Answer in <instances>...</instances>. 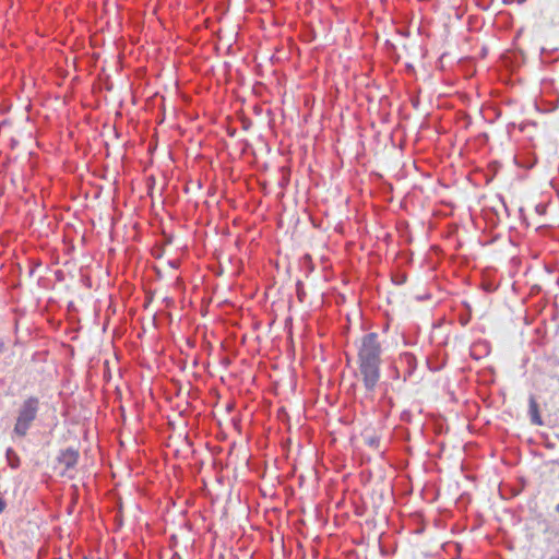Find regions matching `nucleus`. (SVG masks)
Returning <instances> with one entry per match:
<instances>
[{"label": "nucleus", "mask_w": 559, "mask_h": 559, "mask_svg": "<svg viewBox=\"0 0 559 559\" xmlns=\"http://www.w3.org/2000/svg\"><path fill=\"white\" fill-rule=\"evenodd\" d=\"M382 346L379 335L374 332L361 337L358 349V365L364 386L368 393L374 392L380 380Z\"/></svg>", "instance_id": "f257e3e1"}, {"label": "nucleus", "mask_w": 559, "mask_h": 559, "mask_svg": "<svg viewBox=\"0 0 559 559\" xmlns=\"http://www.w3.org/2000/svg\"><path fill=\"white\" fill-rule=\"evenodd\" d=\"M39 411V399L28 396L20 406L13 432L19 437H25L36 419Z\"/></svg>", "instance_id": "f03ea898"}, {"label": "nucleus", "mask_w": 559, "mask_h": 559, "mask_svg": "<svg viewBox=\"0 0 559 559\" xmlns=\"http://www.w3.org/2000/svg\"><path fill=\"white\" fill-rule=\"evenodd\" d=\"M79 451L73 448H68L66 450H61L57 460L60 464H62L66 469L73 468L79 461Z\"/></svg>", "instance_id": "7ed1b4c3"}, {"label": "nucleus", "mask_w": 559, "mask_h": 559, "mask_svg": "<svg viewBox=\"0 0 559 559\" xmlns=\"http://www.w3.org/2000/svg\"><path fill=\"white\" fill-rule=\"evenodd\" d=\"M399 364L405 367L404 380L411 377L417 368V359L412 353L402 354Z\"/></svg>", "instance_id": "20e7f679"}, {"label": "nucleus", "mask_w": 559, "mask_h": 559, "mask_svg": "<svg viewBox=\"0 0 559 559\" xmlns=\"http://www.w3.org/2000/svg\"><path fill=\"white\" fill-rule=\"evenodd\" d=\"M528 413H530L531 420L533 424H535V425L543 424L540 415H539V411H538V404H537L536 400L534 399V396L530 397Z\"/></svg>", "instance_id": "39448f33"}, {"label": "nucleus", "mask_w": 559, "mask_h": 559, "mask_svg": "<svg viewBox=\"0 0 559 559\" xmlns=\"http://www.w3.org/2000/svg\"><path fill=\"white\" fill-rule=\"evenodd\" d=\"M5 456L10 467L17 468L20 466V457L13 449L9 448Z\"/></svg>", "instance_id": "423d86ee"}, {"label": "nucleus", "mask_w": 559, "mask_h": 559, "mask_svg": "<svg viewBox=\"0 0 559 559\" xmlns=\"http://www.w3.org/2000/svg\"><path fill=\"white\" fill-rule=\"evenodd\" d=\"M296 287H297V296H298V299L300 301H304V297H305V292H304V285L300 281L297 282L296 284Z\"/></svg>", "instance_id": "0eeeda50"}, {"label": "nucleus", "mask_w": 559, "mask_h": 559, "mask_svg": "<svg viewBox=\"0 0 559 559\" xmlns=\"http://www.w3.org/2000/svg\"><path fill=\"white\" fill-rule=\"evenodd\" d=\"M471 320V317L469 316H460L459 317V322L461 323V325L465 326L468 324Z\"/></svg>", "instance_id": "6e6552de"}, {"label": "nucleus", "mask_w": 559, "mask_h": 559, "mask_svg": "<svg viewBox=\"0 0 559 559\" xmlns=\"http://www.w3.org/2000/svg\"><path fill=\"white\" fill-rule=\"evenodd\" d=\"M378 443H379V440L377 438H370L368 440L369 445L376 447Z\"/></svg>", "instance_id": "1a4fd4ad"}, {"label": "nucleus", "mask_w": 559, "mask_h": 559, "mask_svg": "<svg viewBox=\"0 0 559 559\" xmlns=\"http://www.w3.org/2000/svg\"><path fill=\"white\" fill-rule=\"evenodd\" d=\"M4 350H5V344H4V342L0 338V355H1L2 353H4Z\"/></svg>", "instance_id": "9d476101"}, {"label": "nucleus", "mask_w": 559, "mask_h": 559, "mask_svg": "<svg viewBox=\"0 0 559 559\" xmlns=\"http://www.w3.org/2000/svg\"><path fill=\"white\" fill-rule=\"evenodd\" d=\"M550 559H559V550L557 551V554L555 556H552Z\"/></svg>", "instance_id": "9b49d317"}, {"label": "nucleus", "mask_w": 559, "mask_h": 559, "mask_svg": "<svg viewBox=\"0 0 559 559\" xmlns=\"http://www.w3.org/2000/svg\"><path fill=\"white\" fill-rule=\"evenodd\" d=\"M555 510L559 514V503L556 506Z\"/></svg>", "instance_id": "f8f14e48"}, {"label": "nucleus", "mask_w": 559, "mask_h": 559, "mask_svg": "<svg viewBox=\"0 0 559 559\" xmlns=\"http://www.w3.org/2000/svg\"><path fill=\"white\" fill-rule=\"evenodd\" d=\"M399 281H400L399 283H404L405 278L399 277Z\"/></svg>", "instance_id": "ddd939ff"}, {"label": "nucleus", "mask_w": 559, "mask_h": 559, "mask_svg": "<svg viewBox=\"0 0 559 559\" xmlns=\"http://www.w3.org/2000/svg\"><path fill=\"white\" fill-rule=\"evenodd\" d=\"M399 281H400L399 283H404L405 278L399 277Z\"/></svg>", "instance_id": "4468645a"}]
</instances>
